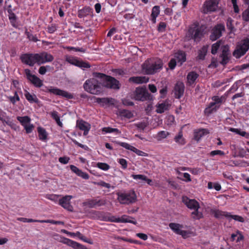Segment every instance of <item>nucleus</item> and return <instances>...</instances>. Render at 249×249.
Returning a JSON list of instances; mask_svg holds the SVG:
<instances>
[{
    "label": "nucleus",
    "mask_w": 249,
    "mask_h": 249,
    "mask_svg": "<svg viewBox=\"0 0 249 249\" xmlns=\"http://www.w3.org/2000/svg\"><path fill=\"white\" fill-rule=\"evenodd\" d=\"M163 65V61L160 59H149L142 65V69L146 74L153 75L159 72L162 69Z\"/></svg>",
    "instance_id": "nucleus-1"
},
{
    "label": "nucleus",
    "mask_w": 249,
    "mask_h": 249,
    "mask_svg": "<svg viewBox=\"0 0 249 249\" xmlns=\"http://www.w3.org/2000/svg\"><path fill=\"white\" fill-rule=\"evenodd\" d=\"M93 75L102 81L103 87L116 90L120 89L121 84L120 82L114 77L97 72H93Z\"/></svg>",
    "instance_id": "nucleus-2"
},
{
    "label": "nucleus",
    "mask_w": 249,
    "mask_h": 249,
    "mask_svg": "<svg viewBox=\"0 0 249 249\" xmlns=\"http://www.w3.org/2000/svg\"><path fill=\"white\" fill-rule=\"evenodd\" d=\"M205 29L203 26H199L198 22H195L189 27L186 37L188 40L193 39L195 42H199L204 36Z\"/></svg>",
    "instance_id": "nucleus-3"
},
{
    "label": "nucleus",
    "mask_w": 249,
    "mask_h": 249,
    "mask_svg": "<svg viewBox=\"0 0 249 249\" xmlns=\"http://www.w3.org/2000/svg\"><path fill=\"white\" fill-rule=\"evenodd\" d=\"M94 76V78H90L86 81L83 85L84 89L92 94L99 95L102 91V82L99 81Z\"/></svg>",
    "instance_id": "nucleus-4"
},
{
    "label": "nucleus",
    "mask_w": 249,
    "mask_h": 249,
    "mask_svg": "<svg viewBox=\"0 0 249 249\" xmlns=\"http://www.w3.org/2000/svg\"><path fill=\"white\" fill-rule=\"evenodd\" d=\"M130 97L131 99L138 101L143 102L153 100V95L149 93L145 87H138L136 88Z\"/></svg>",
    "instance_id": "nucleus-5"
},
{
    "label": "nucleus",
    "mask_w": 249,
    "mask_h": 249,
    "mask_svg": "<svg viewBox=\"0 0 249 249\" xmlns=\"http://www.w3.org/2000/svg\"><path fill=\"white\" fill-rule=\"evenodd\" d=\"M225 97L223 96L219 97L218 96H214L212 97L213 102L209 104L208 107L205 109L204 113L206 115H209L212 113L215 112L220 107V105L224 101Z\"/></svg>",
    "instance_id": "nucleus-6"
},
{
    "label": "nucleus",
    "mask_w": 249,
    "mask_h": 249,
    "mask_svg": "<svg viewBox=\"0 0 249 249\" xmlns=\"http://www.w3.org/2000/svg\"><path fill=\"white\" fill-rule=\"evenodd\" d=\"M41 90L46 92H49L55 95L61 96L68 99H72L74 98L73 95L66 91L59 89L56 87L44 86Z\"/></svg>",
    "instance_id": "nucleus-7"
},
{
    "label": "nucleus",
    "mask_w": 249,
    "mask_h": 249,
    "mask_svg": "<svg viewBox=\"0 0 249 249\" xmlns=\"http://www.w3.org/2000/svg\"><path fill=\"white\" fill-rule=\"evenodd\" d=\"M249 49V38L242 40L237 45V49L233 52V55L239 58L244 55Z\"/></svg>",
    "instance_id": "nucleus-8"
},
{
    "label": "nucleus",
    "mask_w": 249,
    "mask_h": 249,
    "mask_svg": "<svg viewBox=\"0 0 249 249\" xmlns=\"http://www.w3.org/2000/svg\"><path fill=\"white\" fill-rule=\"evenodd\" d=\"M118 196L119 201L123 204L133 203L137 200L136 194L133 191L128 193L118 194Z\"/></svg>",
    "instance_id": "nucleus-9"
},
{
    "label": "nucleus",
    "mask_w": 249,
    "mask_h": 249,
    "mask_svg": "<svg viewBox=\"0 0 249 249\" xmlns=\"http://www.w3.org/2000/svg\"><path fill=\"white\" fill-rule=\"evenodd\" d=\"M37 53H24L21 55V62L30 66H33L35 64H37Z\"/></svg>",
    "instance_id": "nucleus-10"
},
{
    "label": "nucleus",
    "mask_w": 249,
    "mask_h": 249,
    "mask_svg": "<svg viewBox=\"0 0 249 249\" xmlns=\"http://www.w3.org/2000/svg\"><path fill=\"white\" fill-rule=\"evenodd\" d=\"M106 200L104 199H98L97 198H92L87 199L86 201L83 202L84 206H88L89 208H93L96 207H100L105 205Z\"/></svg>",
    "instance_id": "nucleus-11"
},
{
    "label": "nucleus",
    "mask_w": 249,
    "mask_h": 249,
    "mask_svg": "<svg viewBox=\"0 0 249 249\" xmlns=\"http://www.w3.org/2000/svg\"><path fill=\"white\" fill-rule=\"evenodd\" d=\"M37 65H40L46 62H50L53 60V56L46 52L37 53Z\"/></svg>",
    "instance_id": "nucleus-12"
},
{
    "label": "nucleus",
    "mask_w": 249,
    "mask_h": 249,
    "mask_svg": "<svg viewBox=\"0 0 249 249\" xmlns=\"http://www.w3.org/2000/svg\"><path fill=\"white\" fill-rule=\"evenodd\" d=\"M72 197V196H65L59 199L58 203L65 209L72 212L73 211V208L71 204V200Z\"/></svg>",
    "instance_id": "nucleus-13"
},
{
    "label": "nucleus",
    "mask_w": 249,
    "mask_h": 249,
    "mask_svg": "<svg viewBox=\"0 0 249 249\" xmlns=\"http://www.w3.org/2000/svg\"><path fill=\"white\" fill-rule=\"evenodd\" d=\"M225 31V26L223 24H219L215 26L212 30L210 36V39L214 41L222 36V32Z\"/></svg>",
    "instance_id": "nucleus-14"
},
{
    "label": "nucleus",
    "mask_w": 249,
    "mask_h": 249,
    "mask_svg": "<svg viewBox=\"0 0 249 249\" xmlns=\"http://www.w3.org/2000/svg\"><path fill=\"white\" fill-rule=\"evenodd\" d=\"M92 214V217L96 219L104 221L111 222V216H109L110 213H106L104 212L92 211L90 212Z\"/></svg>",
    "instance_id": "nucleus-15"
},
{
    "label": "nucleus",
    "mask_w": 249,
    "mask_h": 249,
    "mask_svg": "<svg viewBox=\"0 0 249 249\" xmlns=\"http://www.w3.org/2000/svg\"><path fill=\"white\" fill-rule=\"evenodd\" d=\"M185 87L183 82L178 81L175 84L174 88L175 96L177 99H180L183 95Z\"/></svg>",
    "instance_id": "nucleus-16"
},
{
    "label": "nucleus",
    "mask_w": 249,
    "mask_h": 249,
    "mask_svg": "<svg viewBox=\"0 0 249 249\" xmlns=\"http://www.w3.org/2000/svg\"><path fill=\"white\" fill-rule=\"evenodd\" d=\"M183 203L190 209H199L200 206L198 202L195 199H190L187 196L182 197Z\"/></svg>",
    "instance_id": "nucleus-17"
},
{
    "label": "nucleus",
    "mask_w": 249,
    "mask_h": 249,
    "mask_svg": "<svg viewBox=\"0 0 249 249\" xmlns=\"http://www.w3.org/2000/svg\"><path fill=\"white\" fill-rule=\"evenodd\" d=\"M116 143L120 145V146L125 148V149L129 150H131V151L134 152V153H135L136 154H137L139 156H147V154L143 152L142 151H141V150L137 149L135 147H134V146L129 144L127 143L123 142H116Z\"/></svg>",
    "instance_id": "nucleus-18"
},
{
    "label": "nucleus",
    "mask_w": 249,
    "mask_h": 249,
    "mask_svg": "<svg viewBox=\"0 0 249 249\" xmlns=\"http://www.w3.org/2000/svg\"><path fill=\"white\" fill-rule=\"evenodd\" d=\"M129 218L134 219V218L123 215L121 217L116 218L114 216H111V222L130 223L136 225L137 222L136 220H131Z\"/></svg>",
    "instance_id": "nucleus-19"
},
{
    "label": "nucleus",
    "mask_w": 249,
    "mask_h": 249,
    "mask_svg": "<svg viewBox=\"0 0 249 249\" xmlns=\"http://www.w3.org/2000/svg\"><path fill=\"white\" fill-rule=\"evenodd\" d=\"M206 9L204 10L205 13L208 12L215 11L218 7L217 0H210L206 2Z\"/></svg>",
    "instance_id": "nucleus-20"
},
{
    "label": "nucleus",
    "mask_w": 249,
    "mask_h": 249,
    "mask_svg": "<svg viewBox=\"0 0 249 249\" xmlns=\"http://www.w3.org/2000/svg\"><path fill=\"white\" fill-rule=\"evenodd\" d=\"M77 126L81 130L84 131V135L86 136L90 128V125L83 120L77 121Z\"/></svg>",
    "instance_id": "nucleus-21"
},
{
    "label": "nucleus",
    "mask_w": 249,
    "mask_h": 249,
    "mask_svg": "<svg viewBox=\"0 0 249 249\" xmlns=\"http://www.w3.org/2000/svg\"><path fill=\"white\" fill-rule=\"evenodd\" d=\"M174 59H176L177 62L181 66L186 60V53L183 51H178L175 53Z\"/></svg>",
    "instance_id": "nucleus-22"
},
{
    "label": "nucleus",
    "mask_w": 249,
    "mask_h": 249,
    "mask_svg": "<svg viewBox=\"0 0 249 249\" xmlns=\"http://www.w3.org/2000/svg\"><path fill=\"white\" fill-rule=\"evenodd\" d=\"M96 102L102 106L105 105H113L114 99L112 98H99L94 97Z\"/></svg>",
    "instance_id": "nucleus-23"
},
{
    "label": "nucleus",
    "mask_w": 249,
    "mask_h": 249,
    "mask_svg": "<svg viewBox=\"0 0 249 249\" xmlns=\"http://www.w3.org/2000/svg\"><path fill=\"white\" fill-rule=\"evenodd\" d=\"M149 79L146 76H133L129 78L128 81L130 82L140 84L146 83L148 82Z\"/></svg>",
    "instance_id": "nucleus-24"
},
{
    "label": "nucleus",
    "mask_w": 249,
    "mask_h": 249,
    "mask_svg": "<svg viewBox=\"0 0 249 249\" xmlns=\"http://www.w3.org/2000/svg\"><path fill=\"white\" fill-rule=\"evenodd\" d=\"M71 170L75 173L78 176L82 177L83 178L87 179L89 178V175L85 172H82L81 170L79 169L77 167L74 165H71L70 166Z\"/></svg>",
    "instance_id": "nucleus-25"
},
{
    "label": "nucleus",
    "mask_w": 249,
    "mask_h": 249,
    "mask_svg": "<svg viewBox=\"0 0 249 249\" xmlns=\"http://www.w3.org/2000/svg\"><path fill=\"white\" fill-rule=\"evenodd\" d=\"M170 105L167 102H164L161 104L156 105L157 109L156 111L158 113H162L165 111L168 110Z\"/></svg>",
    "instance_id": "nucleus-26"
},
{
    "label": "nucleus",
    "mask_w": 249,
    "mask_h": 249,
    "mask_svg": "<svg viewBox=\"0 0 249 249\" xmlns=\"http://www.w3.org/2000/svg\"><path fill=\"white\" fill-rule=\"evenodd\" d=\"M198 77L199 74L195 71H192L189 72L187 75V79L189 84L190 85L194 84Z\"/></svg>",
    "instance_id": "nucleus-27"
},
{
    "label": "nucleus",
    "mask_w": 249,
    "mask_h": 249,
    "mask_svg": "<svg viewBox=\"0 0 249 249\" xmlns=\"http://www.w3.org/2000/svg\"><path fill=\"white\" fill-rule=\"evenodd\" d=\"M209 133L208 130L206 129H200L194 132V139L198 141L201 137L206 134Z\"/></svg>",
    "instance_id": "nucleus-28"
},
{
    "label": "nucleus",
    "mask_w": 249,
    "mask_h": 249,
    "mask_svg": "<svg viewBox=\"0 0 249 249\" xmlns=\"http://www.w3.org/2000/svg\"><path fill=\"white\" fill-rule=\"evenodd\" d=\"M91 8L89 7H85L82 9L78 11V17L82 18L88 16L91 11Z\"/></svg>",
    "instance_id": "nucleus-29"
},
{
    "label": "nucleus",
    "mask_w": 249,
    "mask_h": 249,
    "mask_svg": "<svg viewBox=\"0 0 249 249\" xmlns=\"http://www.w3.org/2000/svg\"><path fill=\"white\" fill-rule=\"evenodd\" d=\"M11 6L9 5L8 9L7 10L9 14V18L13 26L16 27V25L17 17L15 14L13 12L12 10L11 9Z\"/></svg>",
    "instance_id": "nucleus-30"
},
{
    "label": "nucleus",
    "mask_w": 249,
    "mask_h": 249,
    "mask_svg": "<svg viewBox=\"0 0 249 249\" xmlns=\"http://www.w3.org/2000/svg\"><path fill=\"white\" fill-rule=\"evenodd\" d=\"M160 6H155L153 7L152 10V13L151 15V20L153 23H155L156 22V18L159 16L160 14Z\"/></svg>",
    "instance_id": "nucleus-31"
},
{
    "label": "nucleus",
    "mask_w": 249,
    "mask_h": 249,
    "mask_svg": "<svg viewBox=\"0 0 249 249\" xmlns=\"http://www.w3.org/2000/svg\"><path fill=\"white\" fill-rule=\"evenodd\" d=\"M37 132L39 139L40 140L46 141L47 139L48 134L44 128L39 126L37 127Z\"/></svg>",
    "instance_id": "nucleus-32"
},
{
    "label": "nucleus",
    "mask_w": 249,
    "mask_h": 249,
    "mask_svg": "<svg viewBox=\"0 0 249 249\" xmlns=\"http://www.w3.org/2000/svg\"><path fill=\"white\" fill-rule=\"evenodd\" d=\"M170 228L176 233L178 234L183 227L182 225L175 223H170L169 224Z\"/></svg>",
    "instance_id": "nucleus-33"
},
{
    "label": "nucleus",
    "mask_w": 249,
    "mask_h": 249,
    "mask_svg": "<svg viewBox=\"0 0 249 249\" xmlns=\"http://www.w3.org/2000/svg\"><path fill=\"white\" fill-rule=\"evenodd\" d=\"M25 96L26 99L30 103H38L39 101L36 95L34 94H31L28 91H25V93L24 94Z\"/></svg>",
    "instance_id": "nucleus-34"
},
{
    "label": "nucleus",
    "mask_w": 249,
    "mask_h": 249,
    "mask_svg": "<svg viewBox=\"0 0 249 249\" xmlns=\"http://www.w3.org/2000/svg\"><path fill=\"white\" fill-rule=\"evenodd\" d=\"M131 177L134 179H139L142 181H144L146 182H147L148 184H150L152 182V180L150 179H149L147 178V177L143 175H134L133 174L131 175Z\"/></svg>",
    "instance_id": "nucleus-35"
},
{
    "label": "nucleus",
    "mask_w": 249,
    "mask_h": 249,
    "mask_svg": "<svg viewBox=\"0 0 249 249\" xmlns=\"http://www.w3.org/2000/svg\"><path fill=\"white\" fill-rule=\"evenodd\" d=\"M119 115L120 116L124 117L125 118L130 119L133 117V113L126 109H121L119 111Z\"/></svg>",
    "instance_id": "nucleus-36"
},
{
    "label": "nucleus",
    "mask_w": 249,
    "mask_h": 249,
    "mask_svg": "<svg viewBox=\"0 0 249 249\" xmlns=\"http://www.w3.org/2000/svg\"><path fill=\"white\" fill-rule=\"evenodd\" d=\"M208 46H204L200 50L198 51V54L197 58L200 60H204L207 53Z\"/></svg>",
    "instance_id": "nucleus-37"
},
{
    "label": "nucleus",
    "mask_w": 249,
    "mask_h": 249,
    "mask_svg": "<svg viewBox=\"0 0 249 249\" xmlns=\"http://www.w3.org/2000/svg\"><path fill=\"white\" fill-rule=\"evenodd\" d=\"M174 140L175 142L181 145H184L185 143L184 139L183 138L182 130H180L178 135L175 136Z\"/></svg>",
    "instance_id": "nucleus-38"
},
{
    "label": "nucleus",
    "mask_w": 249,
    "mask_h": 249,
    "mask_svg": "<svg viewBox=\"0 0 249 249\" xmlns=\"http://www.w3.org/2000/svg\"><path fill=\"white\" fill-rule=\"evenodd\" d=\"M51 117L55 121L58 125L62 127L63 124L60 121V117L58 115V113L56 111H53L51 113Z\"/></svg>",
    "instance_id": "nucleus-39"
},
{
    "label": "nucleus",
    "mask_w": 249,
    "mask_h": 249,
    "mask_svg": "<svg viewBox=\"0 0 249 249\" xmlns=\"http://www.w3.org/2000/svg\"><path fill=\"white\" fill-rule=\"evenodd\" d=\"M30 82L33 84L37 88H40L43 86V82L41 80H40L38 77L35 75L32 80L30 81Z\"/></svg>",
    "instance_id": "nucleus-40"
},
{
    "label": "nucleus",
    "mask_w": 249,
    "mask_h": 249,
    "mask_svg": "<svg viewBox=\"0 0 249 249\" xmlns=\"http://www.w3.org/2000/svg\"><path fill=\"white\" fill-rule=\"evenodd\" d=\"M213 213L214 214V216L215 217L217 218H222L223 216H225L226 217H229V214L226 213L225 214V213L224 212H222L220 210H213L212 211Z\"/></svg>",
    "instance_id": "nucleus-41"
},
{
    "label": "nucleus",
    "mask_w": 249,
    "mask_h": 249,
    "mask_svg": "<svg viewBox=\"0 0 249 249\" xmlns=\"http://www.w3.org/2000/svg\"><path fill=\"white\" fill-rule=\"evenodd\" d=\"M194 211L192 212L191 216L194 219H200L203 217L202 213L198 211V209H195Z\"/></svg>",
    "instance_id": "nucleus-42"
},
{
    "label": "nucleus",
    "mask_w": 249,
    "mask_h": 249,
    "mask_svg": "<svg viewBox=\"0 0 249 249\" xmlns=\"http://www.w3.org/2000/svg\"><path fill=\"white\" fill-rule=\"evenodd\" d=\"M17 119L20 122L21 124L24 126V125L29 124L31 121V119L28 116L24 117H18Z\"/></svg>",
    "instance_id": "nucleus-43"
},
{
    "label": "nucleus",
    "mask_w": 249,
    "mask_h": 249,
    "mask_svg": "<svg viewBox=\"0 0 249 249\" xmlns=\"http://www.w3.org/2000/svg\"><path fill=\"white\" fill-rule=\"evenodd\" d=\"M74 236H77L80 239L82 240L83 241H85V242L88 243L90 244H92V242L90 239H87V238L83 235L79 231H77L74 234Z\"/></svg>",
    "instance_id": "nucleus-44"
},
{
    "label": "nucleus",
    "mask_w": 249,
    "mask_h": 249,
    "mask_svg": "<svg viewBox=\"0 0 249 249\" xmlns=\"http://www.w3.org/2000/svg\"><path fill=\"white\" fill-rule=\"evenodd\" d=\"M76 66L79 67L82 69L84 68H89L90 67V65L89 63L84 62L83 61L78 60L77 64H76Z\"/></svg>",
    "instance_id": "nucleus-45"
},
{
    "label": "nucleus",
    "mask_w": 249,
    "mask_h": 249,
    "mask_svg": "<svg viewBox=\"0 0 249 249\" xmlns=\"http://www.w3.org/2000/svg\"><path fill=\"white\" fill-rule=\"evenodd\" d=\"M96 166L104 171H107L110 168V166L108 164L103 162H98L96 164Z\"/></svg>",
    "instance_id": "nucleus-46"
},
{
    "label": "nucleus",
    "mask_w": 249,
    "mask_h": 249,
    "mask_svg": "<svg viewBox=\"0 0 249 249\" xmlns=\"http://www.w3.org/2000/svg\"><path fill=\"white\" fill-rule=\"evenodd\" d=\"M230 131L235 132L236 133L239 134L242 136L245 137L246 138H248V136L249 135V134L247 133L246 132L241 131L240 130L236 128H231Z\"/></svg>",
    "instance_id": "nucleus-47"
},
{
    "label": "nucleus",
    "mask_w": 249,
    "mask_h": 249,
    "mask_svg": "<svg viewBox=\"0 0 249 249\" xmlns=\"http://www.w3.org/2000/svg\"><path fill=\"white\" fill-rule=\"evenodd\" d=\"M221 41H218L215 43L213 44L212 46L211 53L213 54H215L216 53L218 49H219L220 46Z\"/></svg>",
    "instance_id": "nucleus-48"
},
{
    "label": "nucleus",
    "mask_w": 249,
    "mask_h": 249,
    "mask_svg": "<svg viewBox=\"0 0 249 249\" xmlns=\"http://www.w3.org/2000/svg\"><path fill=\"white\" fill-rule=\"evenodd\" d=\"M103 131L105 132L106 133H112V132H116L118 134L121 133V131L118 129L117 128H113L110 127H104L103 128Z\"/></svg>",
    "instance_id": "nucleus-49"
},
{
    "label": "nucleus",
    "mask_w": 249,
    "mask_h": 249,
    "mask_svg": "<svg viewBox=\"0 0 249 249\" xmlns=\"http://www.w3.org/2000/svg\"><path fill=\"white\" fill-rule=\"evenodd\" d=\"M219 57L222 58L221 61L220 62V64L224 66L229 62L230 60V55H220Z\"/></svg>",
    "instance_id": "nucleus-50"
},
{
    "label": "nucleus",
    "mask_w": 249,
    "mask_h": 249,
    "mask_svg": "<svg viewBox=\"0 0 249 249\" xmlns=\"http://www.w3.org/2000/svg\"><path fill=\"white\" fill-rule=\"evenodd\" d=\"M243 19L246 21H249V4L248 7L242 13Z\"/></svg>",
    "instance_id": "nucleus-51"
},
{
    "label": "nucleus",
    "mask_w": 249,
    "mask_h": 249,
    "mask_svg": "<svg viewBox=\"0 0 249 249\" xmlns=\"http://www.w3.org/2000/svg\"><path fill=\"white\" fill-rule=\"evenodd\" d=\"M222 53L220 55H230L229 46L228 45L222 46Z\"/></svg>",
    "instance_id": "nucleus-52"
},
{
    "label": "nucleus",
    "mask_w": 249,
    "mask_h": 249,
    "mask_svg": "<svg viewBox=\"0 0 249 249\" xmlns=\"http://www.w3.org/2000/svg\"><path fill=\"white\" fill-rule=\"evenodd\" d=\"M232 21L233 20L231 18H229L227 19V28L230 31V32H232L234 29V26L232 25Z\"/></svg>",
    "instance_id": "nucleus-53"
},
{
    "label": "nucleus",
    "mask_w": 249,
    "mask_h": 249,
    "mask_svg": "<svg viewBox=\"0 0 249 249\" xmlns=\"http://www.w3.org/2000/svg\"><path fill=\"white\" fill-rule=\"evenodd\" d=\"M122 104L125 106H133L134 103L130 99L127 98H124L122 99Z\"/></svg>",
    "instance_id": "nucleus-54"
},
{
    "label": "nucleus",
    "mask_w": 249,
    "mask_h": 249,
    "mask_svg": "<svg viewBox=\"0 0 249 249\" xmlns=\"http://www.w3.org/2000/svg\"><path fill=\"white\" fill-rule=\"evenodd\" d=\"M25 34L30 40L33 41L34 42H36L38 41L37 37L28 32L27 30L25 31Z\"/></svg>",
    "instance_id": "nucleus-55"
},
{
    "label": "nucleus",
    "mask_w": 249,
    "mask_h": 249,
    "mask_svg": "<svg viewBox=\"0 0 249 249\" xmlns=\"http://www.w3.org/2000/svg\"><path fill=\"white\" fill-rule=\"evenodd\" d=\"M78 60V59L72 57H69L66 58V61L68 62L75 66H76Z\"/></svg>",
    "instance_id": "nucleus-56"
},
{
    "label": "nucleus",
    "mask_w": 249,
    "mask_h": 249,
    "mask_svg": "<svg viewBox=\"0 0 249 249\" xmlns=\"http://www.w3.org/2000/svg\"><path fill=\"white\" fill-rule=\"evenodd\" d=\"M24 71H25V73L26 75L27 79L30 81L31 80H32L33 77L35 76V75H33L31 73V71L29 69H25L24 70Z\"/></svg>",
    "instance_id": "nucleus-57"
},
{
    "label": "nucleus",
    "mask_w": 249,
    "mask_h": 249,
    "mask_svg": "<svg viewBox=\"0 0 249 249\" xmlns=\"http://www.w3.org/2000/svg\"><path fill=\"white\" fill-rule=\"evenodd\" d=\"M229 217H231L234 220L241 222H243L244 221V219L243 217H242V216L237 215L229 214Z\"/></svg>",
    "instance_id": "nucleus-58"
},
{
    "label": "nucleus",
    "mask_w": 249,
    "mask_h": 249,
    "mask_svg": "<svg viewBox=\"0 0 249 249\" xmlns=\"http://www.w3.org/2000/svg\"><path fill=\"white\" fill-rule=\"evenodd\" d=\"M25 129L26 130V132L27 133H30L32 132L33 128H34V126L32 124H28L24 126Z\"/></svg>",
    "instance_id": "nucleus-59"
},
{
    "label": "nucleus",
    "mask_w": 249,
    "mask_h": 249,
    "mask_svg": "<svg viewBox=\"0 0 249 249\" xmlns=\"http://www.w3.org/2000/svg\"><path fill=\"white\" fill-rule=\"evenodd\" d=\"M135 125L139 129L144 130L145 128V127H147V124L145 122H142L138 124H136Z\"/></svg>",
    "instance_id": "nucleus-60"
},
{
    "label": "nucleus",
    "mask_w": 249,
    "mask_h": 249,
    "mask_svg": "<svg viewBox=\"0 0 249 249\" xmlns=\"http://www.w3.org/2000/svg\"><path fill=\"white\" fill-rule=\"evenodd\" d=\"M169 135V133L165 131H161L158 133V136L160 139L165 138Z\"/></svg>",
    "instance_id": "nucleus-61"
},
{
    "label": "nucleus",
    "mask_w": 249,
    "mask_h": 249,
    "mask_svg": "<svg viewBox=\"0 0 249 249\" xmlns=\"http://www.w3.org/2000/svg\"><path fill=\"white\" fill-rule=\"evenodd\" d=\"M177 63L176 59L172 58L168 63L169 67L170 69L173 70L175 68Z\"/></svg>",
    "instance_id": "nucleus-62"
},
{
    "label": "nucleus",
    "mask_w": 249,
    "mask_h": 249,
    "mask_svg": "<svg viewBox=\"0 0 249 249\" xmlns=\"http://www.w3.org/2000/svg\"><path fill=\"white\" fill-rule=\"evenodd\" d=\"M119 163L122 165V168L124 169H126L127 167V163L126 160L124 159H121L119 161Z\"/></svg>",
    "instance_id": "nucleus-63"
},
{
    "label": "nucleus",
    "mask_w": 249,
    "mask_h": 249,
    "mask_svg": "<svg viewBox=\"0 0 249 249\" xmlns=\"http://www.w3.org/2000/svg\"><path fill=\"white\" fill-rule=\"evenodd\" d=\"M166 24L165 22H160L158 26V30L159 31H162L165 29Z\"/></svg>",
    "instance_id": "nucleus-64"
}]
</instances>
